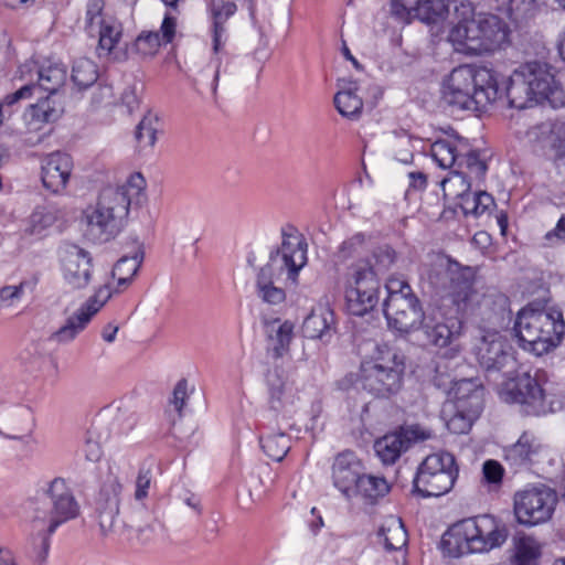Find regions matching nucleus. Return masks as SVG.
<instances>
[{"mask_svg": "<svg viewBox=\"0 0 565 565\" xmlns=\"http://www.w3.org/2000/svg\"><path fill=\"white\" fill-rule=\"evenodd\" d=\"M503 96L509 106L525 109L548 102L553 108L564 105V93L555 78L554 68L545 62H527L513 71L507 81Z\"/></svg>", "mask_w": 565, "mask_h": 565, "instance_id": "3", "label": "nucleus"}, {"mask_svg": "<svg viewBox=\"0 0 565 565\" xmlns=\"http://www.w3.org/2000/svg\"><path fill=\"white\" fill-rule=\"evenodd\" d=\"M266 385L269 412H273L275 416L286 412L288 404L291 403V395L287 390L284 377L277 372V370L268 371L266 375Z\"/></svg>", "mask_w": 565, "mask_h": 565, "instance_id": "35", "label": "nucleus"}, {"mask_svg": "<svg viewBox=\"0 0 565 565\" xmlns=\"http://www.w3.org/2000/svg\"><path fill=\"white\" fill-rule=\"evenodd\" d=\"M478 23L481 29L483 53L494 52L508 42L509 28L502 18L492 13H478Z\"/></svg>", "mask_w": 565, "mask_h": 565, "instance_id": "29", "label": "nucleus"}, {"mask_svg": "<svg viewBox=\"0 0 565 565\" xmlns=\"http://www.w3.org/2000/svg\"><path fill=\"white\" fill-rule=\"evenodd\" d=\"M333 102L337 110L343 117L350 119L358 118L363 108L362 98L359 97L352 89L338 92Z\"/></svg>", "mask_w": 565, "mask_h": 565, "instance_id": "44", "label": "nucleus"}, {"mask_svg": "<svg viewBox=\"0 0 565 565\" xmlns=\"http://www.w3.org/2000/svg\"><path fill=\"white\" fill-rule=\"evenodd\" d=\"M502 96L495 72L471 65L454 68L443 88V99L451 111L481 110Z\"/></svg>", "mask_w": 565, "mask_h": 565, "instance_id": "4", "label": "nucleus"}, {"mask_svg": "<svg viewBox=\"0 0 565 565\" xmlns=\"http://www.w3.org/2000/svg\"><path fill=\"white\" fill-rule=\"evenodd\" d=\"M89 309L90 308H79L70 316L56 331L51 333L49 341L57 344H67L75 340L96 315L95 308L92 307V310Z\"/></svg>", "mask_w": 565, "mask_h": 565, "instance_id": "33", "label": "nucleus"}, {"mask_svg": "<svg viewBox=\"0 0 565 565\" xmlns=\"http://www.w3.org/2000/svg\"><path fill=\"white\" fill-rule=\"evenodd\" d=\"M440 185L445 196L452 200L462 196L471 188L468 175L458 170L451 171L450 175L440 182Z\"/></svg>", "mask_w": 565, "mask_h": 565, "instance_id": "47", "label": "nucleus"}, {"mask_svg": "<svg viewBox=\"0 0 565 565\" xmlns=\"http://www.w3.org/2000/svg\"><path fill=\"white\" fill-rule=\"evenodd\" d=\"M390 491V486L385 478L366 475L363 472L354 489V497H362L373 503L379 498L384 497Z\"/></svg>", "mask_w": 565, "mask_h": 565, "instance_id": "40", "label": "nucleus"}, {"mask_svg": "<svg viewBox=\"0 0 565 565\" xmlns=\"http://www.w3.org/2000/svg\"><path fill=\"white\" fill-rule=\"evenodd\" d=\"M481 29L478 23V14L472 19L459 21L450 31V40L458 49L473 55L483 54Z\"/></svg>", "mask_w": 565, "mask_h": 565, "instance_id": "30", "label": "nucleus"}, {"mask_svg": "<svg viewBox=\"0 0 565 565\" xmlns=\"http://www.w3.org/2000/svg\"><path fill=\"white\" fill-rule=\"evenodd\" d=\"M38 95V102L31 104L26 111L25 118L30 126L34 129H39L44 124H51L56 121L64 113V104L61 96H54L47 94L42 97Z\"/></svg>", "mask_w": 565, "mask_h": 565, "instance_id": "28", "label": "nucleus"}, {"mask_svg": "<svg viewBox=\"0 0 565 565\" xmlns=\"http://www.w3.org/2000/svg\"><path fill=\"white\" fill-rule=\"evenodd\" d=\"M97 65L89 58L81 57L74 61L71 78L79 89H87L98 79Z\"/></svg>", "mask_w": 565, "mask_h": 565, "instance_id": "41", "label": "nucleus"}, {"mask_svg": "<svg viewBox=\"0 0 565 565\" xmlns=\"http://www.w3.org/2000/svg\"><path fill=\"white\" fill-rule=\"evenodd\" d=\"M337 332L333 310L328 306H318L305 318L302 333L305 338L329 343Z\"/></svg>", "mask_w": 565, "mask_h": 565, "instance_id": "25", "label": "nucleus"}, {"mask_svg": "<svg viewBox=\"0 0 565 565\" xmlns=\"http://www.w3.org/2000/svg\"><path fill=\"white\" fill-rule=\"evenodd\" d=\"M456 458L447 451L428 455L418 466L413 479V492L422 498L448 493L458 478Z\"/></svg>", "mask_w": 565, "mask_h": 565, "instance_id": "11", "label": "nucleus"}, {"mask_svg": "<svg viewBox=\"0 0 565 565\" xmlns=\"http://www.w3.org/2000/svg\"><path fill=\"white\" fill-rule=\"evenodd\" d=\"M482 412L472 409H456L447 422L448 429L454 434H467Z\"/></svg>", "mask_w": 565, "mask_h": 565, "instance_id": "50", "label": "nucleus"}, {"mask_svg": "<svg viewBox=\"0 0 565 565\" xmlns=\"http://www.w3.org/2000/svg\"><path fill=\"white\" fill-rule=\"evenodd\" d=\"M188 397V381L185 379H181L175 384L173 392H172V398L170 399V403L173 405L174 411L178 413V416H181V411L183 406L185 405V399Z\"/></svg>", "mask_w": 565, "mask_h": 565, "instance_id": "62", "label": "nucleus"}, {"mask_svg": "<svg viewBox=\"0 0 565 565\" xmlns=\"http://www.w3.org/2000/svg\"><path fill=\"white\" fill-rule=\"evenodd\" d=\"M237 4L232 0H206L212 50L218 52L228 39L226 23L236 13Z\"/></svg>", "mask_w": 565, "mask_h": 565, "instance_id": "24", "label": "nucleus"}, {"mask_svg": "<svg viewBox=\"0 0 565 565\" xmlns=\"http://www.w3.org/2000/svg\"><path fill=\"white\" fill-rule=\"evenodd\" d=\"M73 160L68 153L54 151L46 154L41 167L43 186L54 194L63 192L71 178Z\"/></svg>", "mask_w": 565, "mask_h": 565, "instance_id": "22", "label": "nucleus"}, {"mask_svg": "<svg viewBox=\"0 0 565 565\" xmlns=\"http://www.w3.org/2000/svg\"><path fill=\"white\" fill-rule=\"evenodd\" d=\"M478 311L480 316L478 324L482 333L499 332L512 320L509 298L501 294L484 297L479 303Z\"/></svg>", "mask_w": 565, "mask_h": 565, "instance_id": "23", "label": "nucleus"}, {"mask_svg": "<svg viewBox=\"0 0 565 565\" xmlns=\"http://www.w3.org/2000/svg\"><path fill=\"white\" fill-rule=\"evenodd\" d=\"M93 258L89 252L76 244L65 243L61 247L62 271L72 289L86 288L92 279Z\"/></svg>", "mask_w": 565, "mask_h": 565, "instance_id": "17", "label": "nucleus"}, {"mask_svg": "<svg viewBox=\"0 0 565 565\" xmlns=\"http://www.w3.org/2000/svg\"><path fill=\"white\" fill-rule=\"evenodd\" d=\"M36 88L38 87L34 86V83L25 84L22 87H20L19 89H17L15 92L6 95V97L3 98V102L1 104L6 105V106H12L22 99L31 98L32 96H34L36 94L35 93Z\"/></svg>", "mask_w": 565, "mask_h": 565, "instance_id": "63", "label": "nucleus"}, {"mask_svg": "<svg viewBox=\"0 0 565 565\" xmlns=\"http://www.w3.org/2000/svg\"><path fill=\"white\" fill-rule=\"evenodd\" d=\"M212 52H213V55L211 57L210 63L213 64L214 68H215L213 83H212V89L215 93L217 85H218L221 74H228L232 72V60L233 58L226 51H224V46H222L218 52H215L213 50H212Z\"/></svg>", "mask_w": 565, "mask_h": 565, "instance_id": "54", "label": "nucleus"}, {"mask_svg": "<svg viewBox=\"0 0 565 565\" xmlns=\"http://www.w3.org/2000/svg\"><path fill=\"white\" fill-rule=\"evenodd\" d=\"M159 126V118L156 115L148 113L143 116L135 130V138L140 148H152L154 146Z\"/></svg>", "mask_w": 565, "mask_h": 565, "instance_id": "42", "label": "nucleus"}, {"mask_svg": "<svg viewBox=\"0 0 565 565\" xmlns=\"http://www.w3.org/2000/svg\"><path fill=\"white\" fill-rule=\"evenodd\" d=\"M534 12V0H509L505 17L515 25H520L531 19Z\"/></svg>", "mask_w": 565, "mask_h": 565, "instance_id": "49", "label": "nucleus"}, {"mask_svg": "<svg viewBox=\"0 0 565 565\" xmlns=\"http://www.w3.org/2000/svg\"><path fill=\"white\" fill-rule=\"evenodd\" d=\"M294 323L274 319L265 323L267 335V355L274 360L282 358L288 351L294 337Z\"/></svg>", "mask_w": 565, "mask_h": 565, "instance_id": "31", "label": "nucleus"}, {"mask_svg": "<svg viewBox=\"0 0 565 565\" xmlns=\"http://www.w3.org/2000/svg\"><path fill=\"white\" fill-rule=\"evenodd\" d=\"M447 12V0H391L392 15L404 23H409L413 19L427 24L436 23Z\"/></svg>", "mask_w": 565, "mask_h": 565, "instance_id": "19", "label": "nucleus"}, {"mask_svg": "<svg viewBox=\"0 0 565 565\" xmlns=\"http://www.w3.org/2000/svg\"><path fill=\"white\" fill-rule=\"evenodd\" d=\"M259 444L263 451L273 460L281 461L291 448V438L282 431L262 434Z\"/></svg>", "mask_w": 565, "mask_h": 565, "instance_id": "39", "label": "nucleus"}, {"mask_svg": "<svg viewBox=\"0 0 565 565\" xmlns=\"http://www.w3.org/2000/svg\"><path fill=\"white\" fill-rule=\"evenodd\" d=\"M97 420H102L106 425L103 433H110V438L128 434L136 425L134 414L120 409L110 419L100 416Z\"/></svg>", "mask_w": 565, "mask_h": 565, "instance_id": "45", "label": "nucleus"}, {"mask_svg": "<svg viewBox=\"0 0 565 565\" xmlns=\"http://www.w3.org/2000/svg\"><path fill=\"white\" fill-rule=\"evenodd\" d=\"M396 260V252L390 245H380L374 248L370 259H360L359 262H369L375 271L376 277L385 274Z\"/></svg>", "mask_w": 565, "mask_h": 565, "instance_id": "48", "label": "nucleus"}, {"mask_svg": "<svg viewBox=\"0 0 565 565\" xmlns=\"http://www.w3.org/2000/svg\"><path fill=\"white\" fill-rule=\"evenodd\" d=\"M363 472L364 468L358 456L351 450L342 451L332 465L333 484L347 499H352Z\"/></svg>", "mask_w": 565, "mask_h": 565, "instance_id": "21", "label": "nucleus"}, {"mask_svg": "<svg viewBox=\"0 0 565 565\" xmlns=\"http://www.w3.org/2000/svg\"><path fill=\"white\" fill-rule=\"evenodd\" d=\"M143 250L138 248L132 255H125L117 260L111 271L113 277L117 279L116 292L122 291L131 284L143 262Z\"/></svg>", "mask_w": 565, "mask_h": 565, "instance_id": "36", "label": "nucleus"}, {"mask_svg": "<svg viewBox=\"0 0 565 565\" xmlns=\"http://www.w3.org/2000/svg\"><path fill=\"white\" fill-rule=\"evenodd\" d=\"M466 151H460L457 168H467L470 174L476 178L484 177L488 166L484 160L480 159L479 150L472 149L469 140L466 138Z\"/></svg>", "mask_w": 565, "mask_h": 565, "instance_id": "46", "label": "nucleus"}, {"mask_svg": "<svg viewBox=\"0 0 565 565\" xmlns=\"http://www.w3.org/2000/svg\"><path fill=\"white\" fill-rule=\"evenodd\" d=\"M428 375L433 385L445 393H447L454 383L448 364L443 360L431 361L428 365Z\"/></svg>", "mask_w": 565, "mask_h": 565, "instance_id": "51", "label": "nucleus"}, {"mask_svg": "<svg viewBox=\"0 0 565 565\" xmlns=\"http://www.w3.org/2000/svg\"><path fill=\"white\" fill-rule=\"evenodd\" d=\"M430 437L431 431L419 425L401 427L376 439L374 450L384 465H393L414 443L424 441Z\"/></svg>", "mask_w": 565, "mask_h": 565, "instance_id": "16", "label": "nucleus"}, {"mask_svg": "<svg viewBox=\"0 0 565 565\" xmlns=\"http://www.w3.org/2000/svg\"><path fill=\"white\" fill-rule=\"evenodd\" d=\"M546 455V447L531 431H523L514 444L503 448V460L515 471L540 463Z\"/></svg>", "mask_w": 565, "mask_h": 565, "instance_id": "18", "label": "nucleus"}, {"mask_svg": "<svg viewBox=\"0 0 565 565\" xmlns=\"http://www.w3.org/2000/svg\"><path fill=\"white\" fill-rule=\"evenodd\" d=\"M38 81L34 83L36 94L46 92L50 95L61 96L58 89L66 82V68L63 64L50 63L36 70Z\"/></svg>", "mask_w": 565, "mask_h": 565, "instance_id": "34", "label": "nucleus"}, {"mask_svg": "<svg viewBox=\"0 0 565 565\" xmlns=\"http://www.w3.org/2000/svg\"><path fill=\"white\" fill-rule=\"evenodd\" d=\"M32 429L33 415L26 406L11 407L0 416V435L4 438L20 440Z\"/></svg>", "mask_w": 565, "mask_h": 565, "instance_id": "27", "label": "nucleus"}, {"mask_svg": "<svg viewBox=\"0 0 565 565\" xmlns=\"http://www.w3.org/2000/svg\"><path fill=\"white\" fill-rule=\"evenodd\" d=\"M447 394L454 399L456 409H483L484 390L482 384L475 379H461L454 381Z\"/></svg>", "mask_w": 565, "mask_h": 565, "instance_id": "26", "label": "nucleus"}, {"mask_svg": "<svg viewBox=\"0 0 565 565\" xmlns=\"http://www.w3.org/2000/svg\"><path fill=\"white\" fill-rule=\"evenodd\" d=\"M365 238H366L365 234L360 232V233H355L350 238L343 241L341 243V245L338 247V250L335 254L337 258L339 260L344 262V260L358 255L361 247L365 243Z\"/></svg>", "mask_w": 565, "mask_h": 565, "instance_id": "57", "label": "nucleus"}, {"mask_svg": "<svg viewBox=\"0 0 565 565\" xmlns=\"http://www.w3.org/2000/svg\"><path fill=\"white\" fill-rule=\"evenodd\" d=\"M164 44L158 31L141 32L136 39V50L142 55H153Z\"/></svg>", "mask_w": 565, "mask_h": 565, "instance_id": "56", "label": "nucleus"}, {"mask_svg": "<svg viewBox=\"0 0 565 565\" xmlns=\"http://www.w3.org/2000/svg\"><path fill=\"white\" fill-rule=\"evenodd\" d=\"M121 483L117 476L109 475L104 481L99 498L97 501L96 512L100 531L104 535L116 532L119 513V494L121 492Z\"/></svg>", "mask_w": 565, "mask_h": 565, "instance_id": "20", "label": "nucleus"}, {"mask_svg": "<svg viewBox=\"0 0 565 565\" xmlns=\"http://www.w3.org/2000/svg\"><path fill=\"white\" fill-rule=\"evenodd\" d=\"M544 239L548 246H557L565 243V214L558 218L555 227L545 234Z\"/></svg>", "mask_w": 565, "mask_h": 565, "instance_id": "64", "label": "nucleus"}, {"mask_svg": "<svg viewBox=\"0 0 565 565\" xmlns=\"http://www.w3.org/2000/svg\"><path fill=\"white\" fill-rule=\"evenodd\" d=\"M154 462L152 460L145 461L140 465L136 478L135 499L142 501L149 495V491L153 483Z\"/></svg>", "mask_w": 565, "mask_h": 565, "instance_id": "52", "label": "nucleus"}, {"mask_svg": "<svg viewBox=\"0 0 565 565\" xmlns=\"http://www.w3.org/2000/svg\"><path fill=\"white\" fill-rule=\"evenodd\" d=\"M503 397L505 402L519 404L525 415L540 416L550 409L544 388L537 379L529 373L518 374L508 382Z\"/></svg>", "mask_w": 565, "mask_h": 565, "instance_id": "15", "label": "nucleus"}, {"mask_svg": "<svg viewBox=\"0 0 565 565\" xmlns=\"http://www.w3.org/2000/svg\"><path fill=\"white\" fill-rule=\"evenodd\" d=\"M307 247L302 237L282 233L281 246L271 250L267 264L258 269L256 284H275L285 271L287 279L296 282L299 270L307 264Z\"/></svg>", "mask_w": 565, "mask_h": 565, "instance_id": "12", "label": "nucleus"}, {"mask_svg": "<svg viewBox=\"0 0 565 565\" xmlns=\"http://www.w3.org/2000/svg\"><path fill=\"white\" fill-rule=\"evenodd\" d=\"M482 473L487 483L499 486L502 482L504 469L497 460L489 459L483 462Z\"/></svg>", "mask_w": 565, "mask_h": 565, "instance_id": "61", "label": "nucleus"}, {"mask_svg": "<svg viewBox=\"0 0 565 565\" xmlns=\"http://www.w3.org/2000/svg\"><path fill=\"white\" fill-rule=\"evenodd\" d=\"M475 273L449 257L439 258L429 269L428 280L440 298L455 307V316L426 315L419 329L426 342L436 348H447L459 338L463 318L471 306Z\"/></svg>", "mask_w": 565, "mask_h": 565, "instance_id": "1", "label": "nucleus"}, {"mask_svg": "<svg viewBox=\"0 0 565 565\" xmlns=\"http://www.w3.org/2000/svg\"><path fill=\"white\" fill-rule=\"evenodd\" d=\"M379 536L383 539L386 551H398L407 543V532L401 519L394 520L388 526H383L379 531Z\"/></svg>", "mask_w": 565, "mask_h": 565, "instance_id": "43", "label": "nucleus"}, {"mask_svg": "<svg viewBox=\"0 0 565 565\" xmlns=\"http://www.w3.org/2000/svg\"><path fill=\"white\" fill-rule=\"evenodd\" d=\"M143 185V177L135 173L122 185L104 188L96 204L84 212L87 235L100 244L114 239L124 230L129 207L138 201Z\"/></svg>", "mask_w": 565, "mask_h": 565, "instance_id": "2", "label": "nucleus"}, {"mask_svg": "<svg viewBox=\"0 0 565 565\" xmlns=\"http://www.w3.org/2000/svg\"><path fill=\"white\" fill-rule=\"evenodd\" d=\"M473 354L488 375H508L516 366L514 350L500 332L482 333L473 345Z\"/></svg>", "mask_w": 565, "mask_h": 565, "instance_id": "14", "label": "nucleus"}, {"mask_svg": "<svg viewBox=\"0 0 565 565\" xmlns=\"http://www.w3.org/2000/svg\"><path fill=\"white\" fill-rule=\"evenodd\" d=\"M552 150L557 173L565 179V125L557 129L552 142Z\"/></svg>", "mask_w": 565, "mask_h": 565, "instance_id": "58", "label": "nucleus"}, {"mask_svg": "<svg viewBox=\"0 0 565 565\" xmlns=\"http://www.w3.org/2000/svg\"><path fill=\"white\" fill-rule=\"evenodd\" d=\"M557 502L556 493L546 487H531L515 492L513 511L518 523L534 526L548 521Z\"/></svg>", "mask_w": 565, "mask_h": 565, "instance_id": "13", "label": "nucleus"}, {"mask_svg": "<svg viewBox=\"0 0 565 565\" xmlns=\"http://www.w3.org/2000/svg\"><path fill=\"white\" fill-rule=\"evenodd\" d=\"M405 355L386 343L376 344L372 358L360 365L358 385L376 398H390L403 387Z\"/></svg>", "mask_w": 565, "mask_h": 565, "instance_id": "7", "label": "nucleus"}, {"mask_svg": "<svg viewBox=\"0 0 565 565\" xmlns=\"http://www.w3.org/2000/svg\"><path fill=\"white\" fill-rule=\"evenodd\" d=\"M513 331L523 350L541 356L561 343L565 334L563 312L531 302L518 313Z\"/></svg>", "mask_w": 565, "mask_h": 565, "instance_id": "6", "label": "nucleus"}, {"mask_svg": "<svg viewBox=\"0 0 565 565\" xmlns=\"http://www.w3.org/2000/svg\"><path fill=\"white\" fill-rule=\"evenodd\" d=\"M514 562H537L541 552L534 540L530 536H521L514 541Z\"/></svg>", "mask_w": 565, "mask_h": 565, "instance_id": "53", "label": "nucleus"}, {"mask_svg": "<svg viewBox=\"0 0 565 565\" xmlns=\"http://www.w3.org/2000/svg\"><path fill=\"white\" fill-rule=\"evenodd\" d=\"M381 280L369 262H355L343 275L345 308L352 316L363 317L380 301Z\"/></svg>", "mask_w": 565, "mask_h": 565, "instance_id": "9", "label": "nucleus"}, {"mask_svg": "<svg viewBox=\"0 0 565 565\" xmlns=\"http://www.w3.org/2000/svg\"><path fill=\"white\" fill-rule=\"evenodd\" d=\"M95 31L99 34L98 55H108L119 42L122 33L121 24L113 18L97 21Z\"/></svg>", "mask_w": 565, "mask_h": 565, "instance_id": "38", "label": "nucleus"}, {"mask_svg": "<svg viewBox=\"0 0 565 565\" xmlns=\"http://www.w3.org/2000/svg\"><path fill=\"white\" fill-rule=\"evenodd\" d=\"M105 7L104 0H88L86 6V29L89 33L95 31V25H97V21L107 20L108 18L103 17V10Z\"/></svg>", "mask_w": 565, "mask_h": 565, "instance_id": "60", "label": "nucleus"}, {"mask_svg": "<svg viewBox=\"0 0 565 565\" xmlns=\"http://www.w3.org/2000/svg\"><path fill=\"white\" fill-rule=\"evenodd\" d=\"M105 426L102 420H95L86 431L82 451L89 462H97L102 458V445L110 439V433H103Z\"/></svg>", "mask_w": 565, "mask_h": 565, "instance_id": "37", "label": "nucleus"}, {"mask_svg": "<svg viewBox=\"0 0 565 565\" xmlns=\"http://www.w3.org/2000/svg\"><path fill=\"white\" fill-rule=\"evenodd\" d=\"M386 291L383 313L388 328L398 333H409L418 329L426 315L411 285L405 280H391L386 285Z\"/></svg>", "mask_w": 565, "mask_h": 565, "instance_id": "10", "label": "nucleus"}, {"mask_svg": "<svg viewBox=\"0 0 565 565\" xmlns=\"http://www.w3.org/2000/svg\"><path fill=\"white\" fill-rule=\"evenodd\" d=\"M466 150V138L459 136L456 131H452L448 138L437 139L430 146L431 158L443 169L455 168L460 151Z\"/></svg>", "mask_w": 565, "mask_h": 565, "instance_id": "32", "label": "nucleus"}, {"mask_svg": "<svg viewBox=\"0 0 565 565\" xmlns=\"http://www.w3.org/2000/svg\"><path fill=\"white\" fill-rule=\"evenodd\" d=\"M55 222V216L45 207H39L30 215V233L41 234Z\"/></svg>", "mask_w": 565, "mask_h": 565, "instance_id": "59", "label": "nucleus"}, {"mask_svg": "<svg viewBox=\"0 0 565 565\" xmlns=\"http://www.w3.org/2000/svg\"><path fill=\"white\" fill-rule=\"evenodd\" d=\"M45 499L51 504L49 512L36 514L32 521V527L38 532L34 537V547L40 562L45 561L50 550V536L56 529L75 519L79 513V505L63 478L53 479L44 491Z\"/></svg>", "mask_w": 565, "mask_h": 565, "instance_id": "8", "label": "nucleus"}, {"mask_svg": "<svg viewBox=\"0 0 565 565\" xmlns=\"http://www.w3.org/2000/svg\"><path fill=\"white\" fill-rule=\"evenodd\" d=\"M256 295L263 302L276 306L286 299V292L281 287L273 282L256 284Z\"/></svg>", "mask_w": 565, "mask_h": 565, "instance_id": "55", "label": "nucleus"}, {"mask_svg": "<svg viewBox=\"0 0 565 565\" xmlns=\"http://www.w3.org/2000/svg\"><path fill=\"white\" fill-rule=\"evenodd\" d=\"M508 537L509 529L502 520L482 514L451 525L441 537V548L450 557H461L501 547Z\"/></svg>", "mask_w": 565, "mask_h": 565, "instance_id": "5", "label": "nucleus"}]
</instances>
